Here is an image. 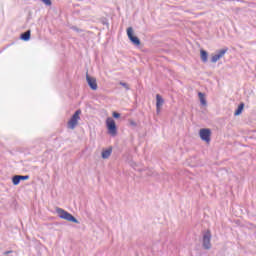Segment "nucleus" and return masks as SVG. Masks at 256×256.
Masks as SVG:
<instances>
[{
  "label": "nucleus",
  "instance_id": "f257e3e1",
  "mask_svg": "<svg viewBox=\"0 0 256 256\" xmlns=\"http://www.w3.org/2000/svg\"><path fill=\"white\" fill-rule=\"evenodd\" d=\"M56 213L58 215V217H60V219H64L65 221H69L70 223H76L77 225H79V220H77V218H75V216H73L71 213L65 211L63 208H56Z\"/></svg>",
  "mask_w": 256,
  "mask_h": 256
},
{
  "label": "nucleus",
  "instance_id": "f03ea898",
  "mask_svg": "<svg viewBox=\"0 0 256 256\" xmlns=\"http://www.w3.org/2000/svg\"><path fill=\"white\" fill-rule=\"evenodd\" d=\"M79 115H81L80 109L76 110L75 113L70 118V120L68 121V129H75L77 127L79 123V119H81Z\"/></svg>",
  "mask_w": 256,
  "mask_h": 256
},
{
  "label": "nucleus",
  "instance_id": "7ed1b4c3",
  "mask_svg": "<svg viewBox=\"0 0 256 256\" xmlns=\"http://www.w3.org/2000/svg\"><path fill=\"white\" fill-rule=\"evenodd\" d=\"M106 125L110 135H117V124H115V120L113 118H107Z\"/></svg>",
  "mask_w": 256,
  "mask_h": 256
},
{
  "label": "nucleus",
  "instance_id": "20e7f679",
  "mask_svg": "<svg viewBox=\"0 0 256 256\" xmlns=\"http://www.w3.org/2000/svg\"><path fill=\"white\" fill-rule=\"evenodd\" d=\"M202 247L206 250L211 249V230H207L203 234V242H202Z\"/></svg>",
  "mask_w": 256,
  "mask_h": 256
},
{
  "label": "nucleus",
  "instance_id": "39448f33",
  "mask_svg": "<svg viewBox=\"0 0 256 256\" xmlns=\"http://www.w3.org/2000/svg\"><path fill=\"white\" fill-rule=\"evenodd\" d=\"M133 33H134L133 27L127 28L128 39L131 41V43H133V45H136V46L141 45V40L139 39V37L133 35Z\"/></svg>",
  "mask_w": 256,
  "mask_h": 256
},
{
  "label": "nucleus",
  "instance_id": "423d86ee",
  "mask_svg": "<svg viewBox=\"0 0 256 256\" xmlns=\"http://www.w3.org/2000/svg\"><path fill=\"white\" fill-rule=\"evenodd\" d=\"M227 51H229V48H223L221 50H218L216 52V54L212 55L211 57V63H217V61H219V59H223V57H225V53H227Z\"/></svg>",
  "mask_w": 256,
  "mask_h": 256
},
{
  "label": "nucleus",
  "instance_id": "0eeeda50",
  "mask_svg": "<svg viewBox=\"0 0 256 256\" xmlns=\"http://www.w3.org/2000/svg\"><path fill=\"white\" fill-rule=\"evenodd\" d=\"M200 138L202 141L209 143L211 141V129L209 128H202L199 132Z\"/></svg>",
  "mask_w": 256,
  "mask_h": 256
},
{
  "label": "nucleus",
  "instance_id": "6e6552de",
  "mask_svg": "<svg viewBox=\"0 0 256 256\" xmlns=\"http://www.w3.org/2000/svg\"><path fill=\"white\" fill-rule=\"evenodd\" d=\"M165 104V99H163V96L161 94L156 95V112L159 115L161 113V109L163 108V105Z\"/></svg>",
  "mask_w": 256,
  "mask_h": 256
},
{
  "label": "nucleus",
  "instance_id": "1a4fd4ad",
  "mask_svg": "<svg viewBox=\"0 0 256 256\" xmlns=\"http://www.w3.org/2000/svg\"><path fill=\"white\" fill-rule=\"evenodd\" d=\"M86 81L90 87V89H92V91H97V79H95V77H91L89 76V74H86Z\"/></svg>",
  "mask_w": 256,
  "mask_h": 256
},
{
  "label": "nucleus",
  "instance_id": "9d476101",
  "mask_svg": "<svg viewBox=\"0 0 256 256\" xmlns=\"http://www.w3.org/2000/svg\"><path fill=\"white\" fill-rule=\"evenodd\" d=\"M111 153H113V148H108L102 151V159H109L111 157Z\"/></svg>",
  "mask_w": 256,
  "mask_h": 256
},
{
  "label": "nucleus",
  "instance_id": "9b49d317",
  "mask_svg": "<svg viewBox=\"0 0 256 256\" xmlns=\"http://www.w3.org/2000/svg\"><path fill=\"white\" fill-rule=\"evenodd\" d=\"M208 57H209V54L207 53V51H205V50L200 51V58H201L202 63H207Z\"/></svg>",
  "mask_w": 256,
  "mask_h": 256
},
{
  "label": "nucleus",
  "instance_id": "f8f14e48",
  "mask_svg": "<svg viewBox=\"0 0 256 256\" xmlns=\"http://www.w3.org/2000/svg\"><path fill=\"white\" fill-rule=\"evenodd\" d=\"M243 109H245V103L241 102L238 108L236 109V111L234 112L235 117H238V115H241V113H243Z\"/></svg>",
  "mask_w": 256,
  "mask_h": 256
},
{
  "label": "nucleus",
  "instance_id": "ddd939ff",
  "mask_svg": "<svg viewBox=\"0 0 256 256\" xmlns=\"http://www.w3.org/2000/svg\"><path fill=\"white\" fill-rule=\"evenodd\" d=\"M20 39H22V41H29V39H31V30L22 33Z\"/></svg>",
  "mask_w": 256,
  "mask_h": 256
},
{
  "label": "nucleus",
  "instance_id": "4468645a",
  "mask_svg": "<svg viewBox=\"0 0 256 256\" xmlns=\"http://www.w3.org/2000/svg\"><path fill=\"white\" fill-rule=\"evenodd\" d=\"M198 97H199L201 105L206 106L207 105V100L205 99V94H203V92H199Z\"/></svg>",
  "mask_w": 256,
  "mask_h": 256
},
{
  "label": "nucleus",
  "instance_id": "2eb2a0df",
  "mask_svg": "<svg viewBox=\"0 0 256 256\" xmlns=\"http://www.w3.org/2000/svg\"><path fill=\"white\" fill-rule=\"evenodd\" d=\"M12 183L13 185H19L21 183V178L19 175H15L12 177Z\"/></svg>",
  "mask_w": 256,
  "mask_h": 256
},
{
  "label": "nucleus",
  "instance_id": "dca6fc26",
  "mask_svg": "<svg viewBox=\"0 0 256 256\" xmlns=\"http://www.w3.org/2000/svg\"><path fill=\"white\" fill-rule=\"evenodd\" d=\"M44 5H46L47 7H51V5H53V2H51V0H41Z\"/></svg>",
  "mask_w": 256,
  "mask_h": 256
},
{
  "label": "nucleus",
  "instance_id": "f3484780",
  "mask_svg": "<svg viewBox=\"0 0 256 256\" xmlns=\"http://www.w3.org/2000/svg\"><path fill=\"white\" fill-rule=\"evenodd\" d=\"M119 85H121L122 87H124V89H126V91H129V84L125 83V82H119Z\"/></svg>",
  "mask_w": 256,
  "mask_h": 256
},
{
  "label": "nucleus",
  "instance_id": "a211bd4d",
  "mask_svg": "<svg viewBox=\"0 0 256 256\" xmlns=\"http://www.w3.org/2000/svg\"><path fill=\"white\" fill-rule=\"evenodd\" d=\"M71 29H72L73 31H76V33H83V30L77 28L76 26H72Z\"/></svg>",
  "mask_w": 256,
  "mask_h": 256
},
{
  "label": "nucleus",
  "instance_id": "6ab92c4d",
  "mask_svg": "<svg viewBox=\"0 0 256 256\" xmlns=\"http://www.w3.org/2000/svg\"><path fill=\"white\" fill-rule=\"evenodd\" d=\"M19 177H20V181H27V179H29V175H25V176L19 175Z\"/></svg>",
  "mask_w": 256,
  "mask_h": 256
},
{
  "label": "nucleus",
  "instance_id": "aec40b11",
  "mask_svg": "<svg viewBox=\"0 0 256 256\" xmlns=\"http://www.w3.org/2000/svg\"><path fill=\"white\" fill-rule=\"evenodd\" d=\"M113 117L114 119H119V117H121V114H119L118 112H113Z\"/></svg>",
  "mask_w": 256,
  "mask_h": 256
},
{
  "label": "nucleus",
  "instance_id": "412c9836",
  "mask_svg": "<svg viewBox=\"0 0 256 256\" xmlns=\"http://www.w3.org/2000/svg\"><path fill=\"white\" fill-rule=\"evenodd\" d=\"M11 253H13V250L5 251V252L3 253V255H9V254H11Z\"/></svg>",
  "mask_w": 256,
  "mask_h": 256
}]
</instances>
